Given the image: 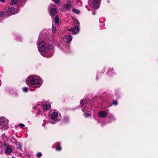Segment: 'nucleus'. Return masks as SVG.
<instances>
[{
    "label": "nucleus",
    "mask_w": 158,
    "mask_h": 158,
    "mask_svg": "<svg viewBox=\"0 0 158 158\" xmlns=\"http://www.w3.org/2000/svg\"><path fill=\"white\" fill-rule=\"evenodd\" d=\"M100 3V0H88V3L90 6L95 9L98 8Z\"/></svg>",
    "instance_id": "obj_7"
},
{
    "label": "nucleus",
    "mask_w": 158,
    "mask_h": 158,
    "mask_svg": "<svg viewBox=\"0 0 158 158\" xmlns=\"http://www.w3.org/2000/svg\"><path fill=\"white\" fill-rule=\"evenodd\" d=\"M48 11L50 15L52 18L56 15L57 13L56 9L54 7H52V6L50 5L49 6Z\"/></svg>",
    "instance_id": "obj_11"
},
{
    "label": "nucleus",
    "mask_w": 158,
    "mask_h": 158,
    "mask_svg": "<svg viewBox=\"0 0 158 158\" xmlns=\"http://www.w3.org/2000/svg\"><path fill=\"white\" fill-rule=\"evenodd\" d=\"M54 52L53 47L51 45H49L47 46L45 51L41 53V54L44 56L48 58L52 56Z\"/></svg>",
    "instance_id": "obj_5"
},
{
    "label": "nucleus",
    "mask_w": 158,
    "mask_h": 158,
    "mask_svg": "<svg viewBox=\"0 0 158 158\" xmlns=\"http://www.w3.org/2000/svg\"><path fill=\"white\" fill-rule=\"evenodd\" d=\"M47 47L45 43L43 41L40 42L38 45V50L40 53L44 52Z\"/></svg>",
    "instance_id": "obj_9"
},
{
    "label": "nucleus",
    "mask_w": 158,
    "mask_h": 158,
    "mask_svg": "<svg viewBox=\"0 0 158 158\" xmlns=\"http://www.w3.org/2000/svg\"><path fill=\"white\" fill-rule=\"evenodd\" d=\"M15 10V8L13 7H9L7 10V12L14 14V12Z\"/></svg>",
    "instance_id": "obj_16"
},
{
    "label": "nucleus",
    "mask_w": 158,
    "mask_h": 158,
    "mask_svg": "<svg viewBox=\"0 0 158 158\" xmlns=\"http://www.w3.org/2000/svg\"><path fill=\"white\" fill-rule=\"evenodd\" d=\"M2 13H0V17H1V16H2Z\"/></svg>",
    "instance_id": "obj_32"
},
{
    "label": "nucleus",
    "mask_w": 158,
    "mask_h": 158,
    "mask_svg": "<svg viewBox=\"0 0 158 158\" xmlns=\"http://www.w3.org/2000/svg\"><path fill=\"white\" fill-rule=\"evenodd\" d=\"M54 23L57 25H58L59 23V19L57 16H56L54 18Z\"/></svg>",
    "instance_id": "obj_17"
},
{
    "label": "nucleus",
    "mask_w": 158,
    "mask_h": 158,
    "mask_svg": "<svg viewBox=\"0 0 158 158\" xmlns=\"http://www.w3.org/2000/svg\"><path fill=\"white\" fill-rule=\"evenodd\" d=\"M72 7L71 2L69 0H67L66 3L61 6V9L64 11H69L72 9Z\"/></svg>",
    "instance_id": "obj_6"
},
{
    "label": "nucleus",
    "mask_w": 158,
    "mask_h": 158,
    "mask_svg": "<svg viewBox=\"0 0 158 158\" xmlns=\"http://www.w3.org/2000/svg\"><path fill=\"white\" fill-rule=\"evenodd\" d=\"M77 3H80V4H81V2L80 1H78Z\"/></svg>",
    "instance_id": "obj_34"
},
{
    "label": "nucleus",
    "mask_w": 158,
    "mask_h": 158,
    "mask_svg": "<svg viewBox=\"0 0 158 158\" xmlns=\"http://www.w3.org/2000/svg\"><path fill=\"white\" fill-rule=\"evenodd\" d=\"M73 21L74 27V29H76L77 31H79V23L78 21L76 18L73 19Z\"/></svg>",
    "instance_id": "obj_13"
},
{
    "label": "nucleus",
    "mask_w": 158,
    "mask_h": 158,
    "mask_svg": "<svg viewBox=\"0 0 158 158\" xmlns=\"http://www.w3.org/2000/svg\"><path fill=\"white\" fill-rule=\"evenodd\" d=\"M72 10L73 12H74L77 14H79L80 13V10L75 8H73Z\"/></svg>",
    "instance_id": "obj_18"
},
{
    "label": "nucleus",
    "mask_w": 158,
    "mask_h": 158,
    "mask_svg": "<svg viewBox=\"0 0 158 158\" xmlns=\"http://www.w3.org/2000/svg\"><path fill=\"white\" fill-rule=\"evenodd\" d=\"M12 152V149L8 146H6L5 150V152L7 155H9Z\"/></svg>",
    "instance_id": "obj_14"
},
{
    "label": "nucleus",
    "mask_w": 158,
    "mask_h": 158,
    "mask_svg": "<svg viewBox=\"0 0 158 158\" xmlns=\"http://www.w3.org/2000/svg\"><path fill=\"white\" fill-rule=\"evenodd\" d=\"M44 125H45V124H42V126H44Z\"/></svg>",
    "instance_id": "obj_36"
},
{
    "label": "nucleus",
    "mask_w": 158,
    "mask_h": 158,
    "mask_svg": "<svg viewBox=\"0 0 158 158\" xmlns=\"http://www.w3.org/2000/svg\"><path fill=\"white\" fill-rule=\"evenodd\" d=\"M108 119L109 120V123L112 121H114L116 120V119L114 115L112 114H110L108 117Z\"/></svg>",
    "instance_id": "obj_15"
},
{
    "label": "nucleus",
    "mask_w": 158,
    "mask_h": 158,
    "mask_svg": "<svg viewBox=\"0 0 158 158\" xmlns=\"http://www.w3.org/2000/svg\"><path fill=\"white\" fill-rule=\"evenodd\" d=\"M93 14L94 15L95 14V13L94 12H93Z\"/></svg>",
    "instance_id": "obj_37"
},
{
    "label": "nucleus",
    "mask_w": 158,
    "mask_h": 158,
    "mask_svg": "<svg viewBox=\"0 0 158 158\" xmlns=\"http://www.w3.org/2000/svg\"><path fill=\"white\" fill-rule=\"evenodd\" d=\"M42 83V81L37 76H30V91H33L35 88L39 87Z\"/></svg>",
    "instance_id": "obj_2"
},
{
    "label": "nucleus",
    "mask_w": 158,
    "mask_h": 158,
    "mask_svg": "<svg viewBox=\"0 0 158 158\" xmlns=\"http://www.w3.org/2000/svg\"><path fill=\"white\" fill-rule=\"evenodd\" d=\"M56 27L54 25L52 24V32H53L54 33L55 32V31H56Z\"/></svg>",
    "instance_id": "obj_19"
},
{
    "label": "nucleus",
    "mask_w": 158,
    "mask_h": 158,
    "mask_svg": "<svg viewBox=\"0 0 158 158\" xmlns=\"http://www.w3.org/2000/svg\"><path fill=\"white\" fill-rule=\"evenodd\" d=\"M24 126H24V124H22V123H20L19 124V127L21 128H23V127H24Z\"/></svg>",
    "instance_id": "obj_30"
},
{
    "label": "nucleus",
    "mask_w": 158,
    "mask_h": 158,
    "mask_svg": "<svg viewBox=\"0 0 158 158\" xmlns=\"http://www.w3.org/2000/svg\"><path fill=\"white\" fill-rule=\"evenodd\" d=\"M42 156V153L40 152H38L36 155V156L38 158H40Z\"/></svg>",
    "instance_id": "obj_21"
},
{
    "label": "nucleus",
    "mask_w": 158,
    "mask_h": 158,
    "mask_svg": "<svg viewBox=\"0 0 158 158\" xmlns=\"http://www.w3.org/2000/svg\"><path fill=\"white\" fill-rule=\"evenodd\" d=\"M16 2H17L16 0H12L11 1L10 4H12V5L15 4L16 3Z\"/></svg>",
    "instance_id": "obj_24"
},
{
    "label": "nucleus",
    "mask_w": 158,
    "mask_h": 158,
    "mask_svg": "<svg viewBox=\"0 0 158 158\" xmlns=\"http://www.w3.org/2000/svg\"><path fill=\"white\" fill-rule=\"evenodd\" d=\"M2 2H5V0H0Z\"/></svg>",
    "instance_id": "obj_31"
},
{
    "label": "nucleus",
    "mask_w": 158,
    "mask_h": 158,
    "mask_svg": "<svg viewBox=\"0 0 158 158\" xmlns=\"http://www.w3.org/2000/svg\"><path fill=\"white\" fill-rule=\"evenodd\" d=\"M113 72V68H110L109 69V72H110L113 73H114Z\"/></svg>",
    "instance_id": "obj_26"
},
{
    "label": "nucleus",
    "mask_w": 158,
    "mask_h": 158,
    "mask_svg": "<svg viewBox=\"0 0 158 158\" xmlns=\"http://www.w3.org/2000/svg\"><path fill=\"white\" fill-rule=\"evenodd\" d=\"M61 149V148L60 146H58L56 147V150L57 151H60Z\"/></svg>",
    "instance_id": "obj_28"
},
{
    "label": "nucleus",
    "mask_w": 158,
    "mask_h": 158,
    "mask_svg": "<svg viewBox=\"0 0 158 158\" xmlns=\"http://www.w3.org/2000/svg\"><path fill=\"white\" fill-rule=\"evenodd\" d=\"M23 91L25 92H26L28 91L27 88L26 87H24L23 88Z\"/></svg>",
    "instance_id": "obj_25"
},
{
    "label": "nucleus",
    "mask_w": 158,
    "mask_h": 158,
    "mask_svg": "<svg viewBox=\"0 0 158 158\" xmlns=\"http://www.w3.org/2000/svg\"><path fill=\"white\" fill-rule=\"evenodd\" d=\"M41 102H39L36 104V106L33 107L32 108L34 110H39V111L36 113V116H38L40 114H41L42 116H45V114L44 111L43 109L44 110H47L49 109L51 107V105L50 104L43 105Z\"/></svg>",
    "instance_id": "obj_3"
},
{
    "label": "nucleus",
    "mask_w": 158,
    "mask_h": 158,
    "mask_svg": "<svg viewBox=\"0 0 158 158\" xmlns=\"http://www.w3.org/2000/svg\"><path fill=\"white\" fill-rule=\"evenodd\" d=\"M96 80H98V77H97V76H96Z\"/></svg>",
    "instance_id": "obj_33"
},
{
    "label": "nucleus",
    "mask_w": 158,
    "mask_h": 158,
    "mask_svg": "<svg viewBox=\"0 0 158 158\" xmlns=\"http://www.w3.org/2000/svg\"><path fill=\"white\" fill-rule=\"evenodd\" d=\"M8 124V121L6 118L0 117V128H2V127L3 128H6L7 127Z\"/></svg>",
    "instance_id": "obj_8"
},
{
    "label": "nucleus",
    "mask_w": 158,
    "mask_h": 158,
    "mask_svg": "<svg viewBox=\"0 0 158 158\" xmlns=\"http://www.w3.org/2000/svg\"><path fill=\"white\" fill-rule=\"evenodd\" d=\"M26 82L27 85H29L30 84V78L29 77H27L26 80Z\"/></svg>",
    "instance_id": "obj_23"
},
{
    "label": "nucleus",
    "mask_w": 158,
    "mask_h": 158,
    "mask_svg": "<svg viewBox=\"0 0 158 158\" xmlns=\"http://www.w3.org/2000/svg\"><path fill=\"white\" fill-rule=\"evenodd\" d=\"M68 50H69V51H67V52H69V48H68Z\"/></svg>",
    "instance_id": "obj_35"
},
{
    "label": "nucleus",
    "mask_w": 158,
    "mask_h": 158,
    "mask_svg": "<svg viewBox=\"0 0 158 158\" xmlns=\"http://www.w3.org/2000/svg\"><path fill=\"white\" fill-rule=\"evenodd\" d=\"M108 115V111L107 110H102L99 111L98 113V116L102 118H106Z\"/></svg>",
    "instance_id": "obj_10"
},
{
    "label": "nucleus",
    "mask_w": 158,
    "mask_h": 158,
    "mask_svg": "<svg viewBox=\"0 0 158 158\" xmlns=\"http://www.w3.org/2000/svg\"><path fill=\"white\" fill-rule=\"evenodd\" d=\"M81 110L84 113L85 117L87 118L91 115L89 113L91 112L92 107L91 104L89 102H87L85 100H81L80 102Z\"/></svg>",
    "instance_id": "obj_1"
},
{
    "label": "nucleus",
    "mask_w": 158,
    "mask_h": 158,
    "mask_svg": "<svg viewBox=\"0 0 158 158\" xmlns=\"http://www.w3.org/2000/svg\"><path fill=\"white\" fill-rule=\"evenodd\" d=\"M71 30V29H69V30H69V31H70V30Z\"/></svg>",
    "instance_id": "obj_38"
},
{
    "label": "nucleus",
    "mask_w": 158,
    "mask_h": 158,
    "mask_svg": "<svg viewBox=\"0 0 158 158\" xmlns=\"http://www.w3.org/2000/svg\"><path fill=\"white\" fill-rule=\"evenodd\" d=\"M60 2V0H55L54 2L56 4H58Z\"/></svg>",
    "instance_id": "obj_27"
},
{
    "label": "nucleus",
    "mask_w": 158,
    "mask_h": 158,
    "mask_svg": "<svg viewBox=\"0 0 158 158\" xmlns=\"http://www.w3.org/2000/svg\"><path fill=\"white\" fill-rule=\"evenodd\" d=\"M69 118L68 117H65L64 118V121L65 123L69 122Z\"/></svg>",
    "instance_id": "obj_20"
},
{
    "label": "nucleus",
    "mask_w": 158,
    "mask_h": 158,
    "mask_svg": "<svg viewBox=\"0 0 158 158\" xmlns=\"http://www.w3.org/2000/svg\"><path fill=\"white\" fill-rule=\"evenodd\" d=\"M73 39V37L71 35H64L62 38L63 41L66 43H70Z\"/></svg>",
    "instance_id": "obj_12"
},
{
    "label": "nucleus",
    "mask_w": 158,
    "mask_h": 158,
    "mask_svg": "<svg viewBox=\"0 0 158 158\" xmlns=\"http://www.w3.org/2000/svg\"><path fill=\"white\" fill-rule=\"evenodd\" d=\"M113 104L115 105L116 106L118 104V102L116 100H115L113 102Z\"/></svg>",
    "instance_id": "obj_29"
},
{
    "label": "nucleus",
    "mask_w": 158,
    "mask_h": 158,
    "mask_svg": "<svg viewBox=\"0 0 158 158\" xmlns=\"http://www.w3.org/2000/svg\"><path fill=\"white\" fill-rule=\"evenodd\" d=\"M61 116L59 112L57 111H54L52 113L50 117V119L48 121V123L52 124H55L60 121Z\"/></svg>",
    "instance_id": "obj_4"
},
{
    "label": "nucleus",
    "mask_w": 158,
    "mask_h": 158,
    "mask_svg": "<svg viewBox=\"0 0 158 158\" xmlns=\"http://www.w3.org/2000/svg\"><path fill=\"white\" fill-rule=\"evenodd\" d=\"M78 31H77L76 29H74V27H73L72 30V33L73 34H76Z\"/></svg>",
    "instance_id": "obj_22"
}]
</instances>
